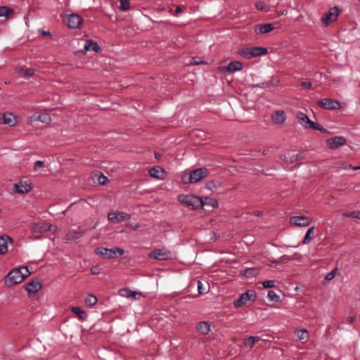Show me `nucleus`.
I'll return each instance as SVG.
<instances>
[{
    "label": "nucleus",
    "mask_w": 360,
    "mask_h": 360,
    "mask_svg": "<svg viewBox=\"0 0 360 360\" xmlns=\"http://www.w3.org/2000/svg\"><path fill=\"white\" fill-rule=\"evenodd\" d=\"M31 274L27 266H21L11 270L6 278V283L11 286L23 281Z\"/></svg>",
    "instance_id": "1"
},
{
    "label": "nucleus",
    "mask_w": 360,
    "mask_h": 360,
    "mask_svg": "<svg viewBox=\"0 0 360 360\" xmlns=\"http://www.w3.org/2000/svg\"><path fill=\"white\" fill-rule=\"evenodd\" d=\"M208 174V171L205 167L198 168L181 176V180L185 184H195L200 181Z\"/></svg>",
    "instance_id": "2"
},
{
    "label": "nucleus",
    "mask_w": 360,
    "mask_h": 360,
    "mask_svg": "<svg viewBox=\"0 0 360 360\" xmlns=\"http://www.w3.org/2000/svg\"><path fill=\"white\" fill-rule=\"evenodd\" d=\"M95 253L105 259H112L118 255L122 256L124 253L122 248L115 247L112 248H106L103 247L96 248L94 250Z\"/></svg>",
    "instance_id": "3"
},
{
    "label": "nucleus",
    "mask_w": 360,
    "mask_h": 360,
    "mask_svg": "<svg viewBox=\"0 0 360 360\" xmlns=\"http://www.w3.org/2000/svg\"><path fill=\"white\" fill-rule=\"evenodd\" d=\"M178 200L180 202L191 206L194 209L202 208L201 198L193 195H179Z\"/></svg>",
    "instance_id": "4"
},
{
    "label": "nucleus",
    "mask_w": 360,
    "mask_h": 360,
    "mask_svg": "<svg viewBox=\"0 0 360 360\" xmlns=\"http://www.w3.org/2000/svg\"><path fill=\"white\" fill-rule=\"evenodd\" d=\"M257 299L256 292L254 290H248L242 293L239 297L233 301V305L236 308L245 305L248 301L255 302Z\"/></svg>",
    "instance_id": "5"
},
{
    "label": "nucleus",
    "mask_w": 360,
    "mask_h": 360,
    "mask_svg": "<svg viewBox=\"0 0 360 360\" xmlns=\"http://www.w3.org/2000/svg\"><path fill=\"white\" fill-rule=\"evenodd\" d=\"M299 123L303 125L306 128L313 129L316 130H319L321 132L328 133V130L317 122H314L311 121L308 117L307 114H300V116H298Z\"/></svg>",
    "instance_id": "6"
},
{
    "label": "nucleus",
    "mask_w": 360,
    "mask_h": 360,
    "mask_svg": "<svg viewBox=\"0 0 360 360\" xmlns=\"http://www.w3.org/2000/svg\"><path fill=\"white\" fill-rule=\"evenodd\" d=\"M318 105L328 110L343 109L345 103L330 98H323L318 101Z\"/></svg>",
    "instance_id": "7"
},
{
    "label": "nucleus",
    "mask_w": 360,
    "mask_h": 360,
    "mask_svg": "<svg viewBox=\"0 0 360 360\" xmlns=\"http://www.w3.org/2000/svg\"><path fill=\"white\" fill-rule=\"evenodd\" d=\"M340 10L337 6L331 8L321 18V21L325 27L328 26L331 22L335 21L340 15Z\"/></svg>",
    "instance_id": "8"
},
{
    "label": "nucleus",
    "mask_w": 360,
    "mask_h": 360,
    "mask_svg": "<svg viewBox=\"0 0 360 360\" xmlns=\"http://www.w3.org/2000/svg\"><path fill=\"white\" fill-rule=\"evenodd\" d=\"M131 217L130 214L118 211H111L108 213V218L109 221L113 224L120 223L126 220L129 219Z\"/></svg>",
    "instance_id": "9"
},
{
    "label": "nucleus",
    "mask_w": 360,
    "mask_h": 360,
    "mask_svg": "<svg viewBox=\"0 0 360 360\" xmlns=\"http://www.w3.org/2000/svg\"><path fill=\"white\" fill-rule=\"evenodd\" d=\"M150 258H154L158 260H168L171 259L172 254L169 250L165 248L155 249L149 253Z\"/></svg>",
    "instance_id": "10"
},
{
    "label": "nucleus",
    "mask_w": 360,
    "mask_h": 360,
    "mask_svg": "<svg viewBox=\"0 0 360 360\" xmlns=\"http://www.w3.org/2000/svg\"><path fill=\"white\" fill-rule=\"evenodd\" d=\"M89 51H93L96 53H99L101 51V48L99 46L97 42L91 39H86L85 41L84 49L77 51L75 54L78 55L81 53L84 55Z\"/></svg>",
    "instance_id": "11"
},
{
    "label": "nucleus",
    "mask_w": 360,
    "mask_h": 360,
    "mask_svg": "<svg viewBox=\"0 0 360 360\" xmlns=\"http://www.w3.org/2000/svg\"><path fill=\"white\" fill-rule=\"evenodd\" d=\"M347 143V139L342 136H337L326 141V146L332 150H335L340 146H345Z\"/></svg>",
    "instance_id": "12"
},
{
    "label": "nucleus",
    "mask_w": 360,
    "mask_h": 360,
    "mask_svg": "<svg viewBox=\"0 0 360 360\" xmlns=\"http://www.w3.org/2000/svg\"><path fill=\"white\" fill-rule=\"evenodd\" d=\"M86 229L82 226H79L77 229H70L68 231L65 236V240H76L83 237L86 232Z\"/></svg>",
    "instance_id": "13"
},
{
    "label": "nucleus",
    "mask_w": 360,
    "mask_h": 360,
    "mask_svg": "<svg viewBox=\"0 0 360 360\" xmlns=\"http://www.w3.org/2000/svg\"><path fill=\"white\" fill-rule=\"evenodd\" d=\"M19 122L18 117L15 114H0V123L13 127Z\"/></svg>",
    "instance_id": "14"
},
{
    "label": "nucleus",
    "mask_w": 360,
    "mask_h": 360,
    "mask_svg": "<svg viewBox=\"0 0 360 360\" xmlns=\"http://www.w3.org/2000/svg\"><path fill=\"white\" fill-rule=\"evenodd\" d=\"M83 22L82 18L78 14H70L67 18V24L70 28L77 29Z\"/></svg>",
    "instance_id": "15"
},
{
    "label": "nucleus",
    "mask_w": 360,
    "mask_h": 360,
    "mask_svg": "<svg viewBox=\"0 0 360 360\" xmlns=\"http://www.w3.org/2000/svg\"><path fill=\"white\" fill-rule=\"evenodd\" d=\"M15 192L18 193H29L32 188V184L29 183L26 181H20L19 182L14 184Z\"/></svg>",
    "instance_id": "16"
},
{
    "label": "nucleus",
    "mask_w": 360,
    "mask_h": 360,
    "mask_svg": "<svg viewBox=\"0 0 360 360\" xmlns=\"http://www.w3.org/2000/svg\"><path fill=\"white\" fill-rule=\"evenodd\" d=\"M42 288V284L38 281V279L32 280L27 283L25 286V289L27 290L29 294H34L39 292Z\"/></svg>",
    "instance_id": "17"
},
{
    "label": "nucleus",
    "mask_w": 360,
    "mask_h": 360,
    "mask_svg": "<svg viewBox=\"0 0 360 360\" xmlns=\"http://www.w3.org/2000/svg\"><path fill=\"white\" fill-rule=\"evenodd\" d=\"M290 224L297 226H307L309 224V219L304 216H294L290 218Z\"/></svg>",
    "instance_id": "18"
},
{
    "label": "nucleus",
    "mask_w": 360,
    "mask_h": 360,
    "mask_svg": "<svg viewBox=\"0 0 360 360\" xmlns=\"http://www.w3.org/2000/svg\"><path fill=\"white\" fill-rule=\"evenodd\" d=\"M274 29V26L271 23L259 24L255 25V32L257 34H267Z\"/></svg>",
    "instance_id": "19"
},
{
    "label": "nucleus",
    "mask_w": 360,
    "mask_h": 360,
    "mask_svg": "<svg viewBox=\"0 0 360 360\" xmlns=\"http://www.w3.org/2000/svg\"><path fill=\"white\" fill-rule=\"evenodd\" d=\"M195 329L201 335H207L211 330V326L207 321H200L197 323Z\"/></svg>",
    "instance_id": "20"
},
{
    "label": "nucleus",
    "mask_w": 360,
    "mask_h": 360,
    "mask_svg": "<svg viewBox=\"0 0 360 360\" xmlns=\"http://www.w3.org/2000/svg\"><path fill=\"white\" fill-rule=\"evenodd\" d=\"M11 242L12 239L9 236L6 235L0 236V255H4L8 251V243Z\"/></svg>",
    "instance_id": "21"
},
{
    "label": "nucleus",
    "mask_w": 360,
    "mask_h": 360,
    "mask_svg": "<svg viewBox=\"0 0 360 360\" xmlns=\"http://www.w3.org/2000/svg\"><path fill=\"white\" fill-rule=\"evenodd\" d=\"M149 174L152 177L158 179H163L165 177V171L160 167H153L149 170Z\"/></svg>",
    "instance_id": "22"
},
{
    "label": "nucleus",
    "mask_w": 360,
    "mask_h": 360,
    "mask_svg": "<svg viewBox=\"0 0 360 360\" xmlns=\"http://www.w3.org/2000/svg\"><path fill=\"white\" fill-rule=\"evenodd\" d=\"M51 227V225H49V227H47V226L44 223H36L32 226L31 230L33 233H42L50 231Z\"/></svg>",
    "instance_id": "23"
},
{
    "label": "nucleus",
    "mask_w": 360,
    "mask_h": 360,
    "mask_svg": "<svg viewBox=\"0 0 360 360\" xmlns=\"http://www.w3.org/2000/svg\"><path fill=\"white\" fill-rule=\"evenodd\" d=\"M40 121L41 122L48 123L51 121L50 114H33L30 117V122Z\"/></svg>",
    "instance_id": "24"
},
{
    "label": "nucleus",
    "mask_w": 360,
    "mask_h": 360,
    "mask_svg": "<svg viewBox=\"0 0 360 360\" xmlns=\"http://www.w3.org/2000/svg\"><path fill=\"white\" fill-rule=\"evenodd\" d=\"M202 200V208L205 205H210L213 208L218 207L219 203L217 200L214 198H212L210 197H201Z\"/></svg>",
    "instance_id": "25"
},
{
    "label": "nucleus",
    "mask_w": 360,
    "mask_h": 360,
    "mask_svg": "<svg viewBox=\"0 0 360 360\" xmlns=\"http://www.w3.org/2000/svg\"><path fill=\"white\" fill-rule=\"evenodd\" d=\"M243 64L240 61H231L227 65V70L229 72H235L236 71H239L242 70Z\"/></svg>",
    "instance_id": "26"
},
{
    "label": "nucleus",
    "mask_w": 360,
    "mask_h": 360,
    "mask_svg": "<svg viewBox=\"0 0 360 360\" xmlns=\"http://www.w3.org/2000/svg\"><path fill=\"white\" fill-rule=\"evenodd\" d=\"M267 53L266 48L255 46L250 49L251 58L265 55Z\"/></svg>",
    "instance_id": "27"
},
{
    "label": "nucleus",
    "mask_w": 360,
    "mask_h": 360,
    "mask_svg": "<svg viewBox=\"0 0 360 360\" xmlns=\"http://www.w3.org/2000/svg\"><path fill=\"white\" fill-rule=\"evenodd\" d=\"M271 120L274 124H281L285 122L286 117L285 114H271Z\"/></svg>",
    "instance_id": "28"
},
{
    "label": "nucleus",
    "mask_w": 360,
    "mask_h": 360,
    "mask_svg": "<svg viewBox=\"0 0 360 360\" xmlns=\"http://www.w3.org/2000/svg\"><path fill=\"white\" fill-rule=\"evenodd\" d=\"M72 311L77 314L80 320H85L87 318L86 313L79 307H73Z\"/></svg>",
    "instance_id": "29"
},
{
    "label": "nucleus",
    "mask_w": 360,
    "mask_h": 360,
    "mask_svg": "<svg viewBox=\"0 0 360 360\" xmlns=\"http://www.w3.org/2000/svg\"><path fill=\"white\" fill-rule=\"evenodd\" d=\"M260 340L259 337L258 336H250L244 341V345L246 347H250L252 348L255 343Z\"/></svg>",
    "instance_id": "30"
},
{
    "label": "nucleus",
    "mask_w": 360,
    "mask_h": 360,
    "mask_svg": "<svg viewBox=\"0 0 360 360\" xmlns=\"http://www.w3.org/2000/svg\"><path fill=\"white\" fill-rule=\"evenodd\" d=\"M272 85L273 84L271 81H266L261 83L253 84L250 85V87H252V89L261 88L264 89L271 87Z\"/></svg>",
    "instance_id": "31"
},
{
    "label": "nucleus",
    "mask_w": 360,
    "mask_h": 360,
    "mask_svg": "<svg viewBox=\"0 0 360 360\" xmlns=\"http://www.w3.org/2000/svg\"><path fill=\"white\" fill-rule=\"evenodd\" d=\"M13 13V9L7 6H0V17L7 18L11 15Z\"/></svg>",
    "instance_id": "32"
},
{
    "label": "nucleus",
    "mask_w": 360,
    "mask_h": 360,
    "mask_svg": "<svg viewBox=\"0 0 360 360\" xmlns=\"http://www.w3.org/2000/svg\"><path fill=\"white\" fill-rule=\"evenodd\" d=\"M240 56L245 59H251V53H250V49L249 48H242L238 50V51Z\"/></svg>",
    "instance_id": "33"
},
{
    "label": "nucleus",
    "mask_w": 360,
    "mask_h": 360,
    "mask_svg": "<svg viewBox=\"0 0 360 360\" xmlns=\"http://www.w3.org/2000/svg\"><path fill=\"white\" fill-rule=\"evenodd\" d=\"M97 301H98L97 297L92 294H89L85 298V304L89 307H92V306L95 305L96 304Z\"/></svg>",
    "instance_id": "34"
},
{
    "label": "nucleus",
    "mask_w": 360,
    "mask_h": 360,
    "mask_svg": "<svg viewBox=\"0 0 360 360\" xmlns=\"http://www.w3.org/2000/svg\"><path fill=\"white\" fill-rule=\"evenodd\" d=\"M296 335L300 340H307L309 337V333L307 330L300 329L297 330L296 332Z\"/></svg>",
    "instance_id": "35"
},
{
    "label": "nucleus",
    "mask_w": 360,
    "mask_h": 360,
    "mask_svg": "<svg viewBox=\"0 0 360 360\" xmlns=\"http://www.w3.org/2000/svg\"><path fill=\"white\" fill-rule=\"evenodd\" d=\"M267 297L269 300L273 302H278L280 300L279 295L274 290H269L268 292Z\"/></svg>",
    "instance_id": "36"
},
{
    "label": "nucleus",
    "mask_w": 360,
    "mask_h": 360,
    "mask_svg": "<svg viewBox=\"0 0 360 360\" xmlns=\"http://www.w3.org/2000/svg\"><path fill=\"white\" fill-rule=\"evenodd\" d=\"M255 7L259 11H262L264 12L269 11L268 6L262 1H258L255 3Z\"/></svg>",
    "instance_id": "37"
},
{
    "label": "nucleus",
    "mask_w": 360,
    "mask_h": 360,
    "mask_svg": "<svg viewBox=\"0 0 360 360\" xmlns=\"http://www.w3.org/2000/svg\"><path fill=\"white\" fill-rule=\"evenodd\" d=\"M197 284L199 294L204 295L208 292V288L205 287L201 281L198 280Z\"/></svg>",
    "instance_id": "38"
},
{
    "label": "nucleus",
    "mask_w": 360,
    "mask_h": 360,
    "mask_svg": "<svg viewBox=\"0 0 360 360\" xmlns=\"http://www.w3.org/2000/svg\"><path fill=\"white\" fill-rule=\"evenodd\" d=\"M313 230H314V227H311L307 230V231L304 236V238L302 242V244H307L311 241V238L310 236V234L311 233H313Z\"/></svg>",
    "instance_id": "39"
},
{
    "label": "nucleus",
    "mask_w": 360,
    "mask_h": 360,
    "mask_svg": "<svg viewBox=\"0 0 360 360\" xmlns=\"http://www.w3.org/2000/svg\"><path fill=\"white\" fill-rule=\"evenodd\" d=\"M130 8V4L129 0H120V9L126 11H128Z\"/></svg>",
    "instance_id": "40"
},
{
    "label": "nucleus",
    "mask_w": 360,
    "mask_h": 360,
    "mask_svg": "<svg viewBox=\"0 0 360 360\" xmlns=\"http://www.w3.org/2000/svg\"><path fill=\"white\" fill-rule=\"evenodd\" d=\"M304 155L303 153H297L296 155H293L290 157V162H294L297 160H302L304 159Z\"/></svg>",
    "instance_id": "41"
},
{
    "label": "nucleus",
    "mask_w": 360,
    "mask_h": 360,
    "mask_svg": "<svg viewBox=\"0 0 360 360\" xmlns=\"http://www.w3.org/2000/svg\"><path fill=\"white\" fill-rule=\"evenodd\" d=\"M262 285L264 288H271L275 286V282L271 280L265 281L262 283Z\"/></svg>",
    "instance_id": "42"
},
{
    "label": "nucleus",
    "mask_w": 360,
    "mask_h": 360,
    "mask_svg": "<svg viewBox=\"0 0 360 360\" xmlns=\"http://www.w3.org/2000/svg\"><path fill=\"white\" fill-rule=\"evenodd\" d=\"M338 269L337 268L333 269L330 272H329L326 276H325V279L327 280V281H331L332 279L334 278V277L336 275V272H337Z\"/></svg>",
    "instance_id": "43"
},
{
    "label": "nucleus",
    "mask_w": 360,
    "mask_h": 360,
    "mask_svg": "<svg viewBox=\"0 0 360 360\" xmlns=\"http://www.w3.org/2000/svg\"><path fill=\"white\" fill-rule=\"evenodd\" d=\"M45 167V162L44 161H41V160H37L34 162V169L35 171H37L39 168L41 167Z\"/></svg>",
    "instance_id": "44"
},
{
    "label": "nucleus",
    "mask_w": 360,
    "mask_h": 360,
    "mask_svg": "<svg viewBox=\"0 0 360 360\" xmlns=\"http://www.w3.org/2000/svg\"><path fill=\"white\" fill-rule=\"evenodd\" d=\"M34 74V70L32 68H28L24 71L25 77H29Z\"/></svg>",
    "instance_id": "45"
},
{
    "label": "nucleus",
    "mask_w": 360,
    "mask_h": 360,
    "mask_svg": "<svg viewBox=\"0 0 360 360\" xmlns=\"http://www.w3.org/2000/svg\"><path fill=\"white\" fill-rule=\"evenodd\" d=\"M38 32L40 34V35H41V36L49 37H52V34H51V33L49 31H45V30H43L41 29H39L38 30Z\"/></svg>",
    "instance_id": "46"
},
{
    "label": "nucleus",
    "mask_w": 360,
    "mask_h": 360,
    "mask_svg": "<svg viewBox=\"0 0 360 360\" xmlns=\"http://www.w3.org/2000/svg\"><path fill=\"white\" fill-rule=\"evenodd\" d=\"M301 86L304 89H310L311 83L310 82L303 81L301 82Z\"/></svg>",
    "instance_id": "47"
},
{
    "label": "nucleus",
    "mask_w": 360,
    "mask_h": 360,
    "mask_svg": "<svg viewBox=\"0 0 360 360\" xmlns=\"http://www.w3.org/2000/svg\"><path fill=\"white\" fill-rule=\"evenodd\" d=\"M91 273L94 275H97L100 273V269L97 266H94L91 268Z\"/></svg>",
    "instance_id": "48"
},
{
    "label": "nucleus",
    "mask_w": 360,
    "mask_h": 360,
    "mask_svg": "<svg viewBox=\"0 0 360 360\" xmlns=\"http://www.w3.org/2000/svg\"><path fill=\"white\" fill-rule=\"evenodd\" d=\"M140 295V292L131 291L130 294L128 296L132 297L134 299L137 300L139 298Z\"/></svg>",
    "instance_id": "49"
},
{
    "label": "nucleus",
    "mask_w": 360,
    "mask_h": 360,
    "mask_svg": "<svg viewBox=\"0 0 360 360\" xmlns=\"http://www.w3.org/2000/svg\"><path fill=\"white\" fill-rule=\"evenodd\" d=\"M205 187L207 189L212 190L216 188V186L214 181H210L207 183Z\"/></svg>",
    "instance_id": "50"
},
{
    "label": "nucleus",
    "mask_w": 360,
    "mask_h": 360,
    "mask_svg": "<svg viewBox=\"0 0 360 360\" xmlns=\"http://www.w3.org/2000/svg\"><path fill=\"white\" fill-rule=\"evenodd\" d=\"M108 179L105 176H104L103 174L101 175L98 178V181H99V183L101 184H105L107 181Z\"/></svg>",
    "instance_id": "51"
},
{
    "label": "nucleus",
    "mask_w": 360,
    "mask_h": 360,
    "mask_svg": "<svg viewBox=\"0 0 360 360\" xmlns=\"http://www.w3.org/2000/svg\"><path fill=\"white\" fill-rule=\"evenodd\" d=\"M203 61L202 60H196L195 59L193 58L192 61L190 63L191 65H199L202 63Z\"/></svg>",
    "instance_id": "52"
},
{
    "label": "nucleus",
    "mask_w": 360,
    "mask_h": 360,
    "mask_svg": "<svg viewBox=\"0 0 360 360\" xmlns=\"http://www.w3.org/2000/svg\"><path fill=\"white\" fill-rule=\"evenodd\" d=\"M355 214H356V212H351L345 213V215L349 217L355 218Z\"/></svg>",
    "instance_id": "53"
},
{
    "label": "nucleus",
    "mask_w": 360,
    "mask_h": 360,
    "mask_svg": "<svg viewBox=\"0 0 360 360\" xmlns=\"http://www.w3.org/2000/svg\"><path fill=\"white\" fill-rule=\"evenodd\" d=\"M254 271V269H247L246 271H245V275L249 276L250 275L252 274V272Z\"/></svg>",
    "instance_id": "54"
},
{
    "label": "nucleus",
    "mask_w": 360,
    "mask_h": 360,
    "mask_svg": "<svg viewBox=\"0 0 360 360\" xmlns=\"http://www.w3.org/2000/svg\"><path fill=\"white\" fill-rule=\"evenodd\" d=\"M181 12V8L180 6H177L175 9V15H177L179 13Z\"/></svg>",
    "instance_id": "55"
},
{
    "label": "nucleus",
    "mask_w": 360,
    "mask_h": 360,
    "mask_svg": "<svg viewBox=\"0 0 360 360\" xmlns=\"http://www.w3.org/2000/svg\"><path fill=\"white\" fill-rule=\"evenodd\" d=\"M355 320H356V316H349L348 319V321L350 323H353Z\"/></svg>",
    "instance_id": "56"
},
{
    "label": "nucleus",
    "mask_w": 360,
    "mask_h": 360,
    "mask_svg": "<svg viewBox=\"0 0 360 360\" xmlns=\"http://www.w3.org/2000/svg\"><path fill=\"white\" fill-rule=\"evenodd\" d=\"M155 158L158 160H160V158H162V155H161L160 153H155Z\"/></svg>",
    "instance_id": "57"
},
{
    "label": "nucleus",
    "mask_w": 360,
    "mask_h": 360,
    "mask_svg": "<svg viewBox=\"0 0 360 360\" xmlns=\"http://www.w3.org/2000/svg\"><path fill=\"white\" fill-rule=\"evenodd\" d=\"M355 218L360 219V211L356 212V214H355Z\"/></svg>",
    "instance_id": "58"
},
{
    "label": "nucleus",
    "mask_w": 360,
    "mask_h": 360,
    "mask_svg": "<svg viewBox=\"0 0 360 360\" xmlns=\"http://www.w3.org/2000/svg\"><path fill=\"white\" fill-rule=\"evenodd\" d=\"M37 112H42V111H45V112L47 111V110H46V109H40V108H37Z\"/></svg>",
    "instance_id": "59"
},
{
    "label": "nucleus",
    "mask_w": 360,
    "mask_h": 360,
    "mask_svg": "<svg viewBox=\"0 0 360 360\" xmlns=\"http://www.w3.org/2000/svg\"><path fill=\"white\" fill-rule=\"evenodd\" d=\"M256 215H257V217H261V216L262 215V212L258 211V212H256Z\"/></svg>",
    "instance_id": "60"
},
{
    "label": "nucleus",
    "mask_w": 360,
    "mask_h": 360,
    "mask_svg": "<svg viewBox=\"0 0 360 360\" xmlns=\"http://www.w3.org/2000/svg\"><path fill=\"white\" fill-rule=\"evenodd\" d=\"M353 170H357V169H360V165L359 166H356V167H354L352 168Z\"/></svg>",
    "instance_id": "61"
},
{
    "label": "nucleus",
    "mask_w": 360,
    "mask_h": 360,
    "mask_svg": "<svg viewBox=\"0 0 360 360\" xmlns=\"http://www.w3.org/2000/svg\"><path fill=\"white\" fill-rule=\"evenodd\" d=\"M96 224H95L93 227H91V230H92V229H96Z\"/></svg>",
    "instance_id": "62"
},
{
    "label": "nucleus",
    "mask_w": 360,
    "mask_h": 360,
    "mask_svg": "<svg viewBox=\"0 0 360 360\" xmlns=\"http://www.w3.org/2000/svg\"><path fill=\"white\" fill-rule=\"evenodd\" d=\"M281 158L282 160H285V156L281 155Z\"/></svg>",
    "instance_id": "63"
},
{
    "label": "nucleus",
    "mask_w": 360,
    "mask_h": 360,
    "mask_svg": "<svg viewBox=\"0 0 360 360\" xmlns=\"http://www.w3.org/2000/svg\"><path fill=\"white\" fill-rule=\"evenodd\" d=\"M228 120H235L236 118L235 117H231V118H227Z\"/></svg>",
    "instance_id": "64"
}]
</instances>
